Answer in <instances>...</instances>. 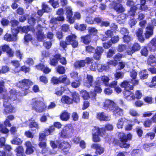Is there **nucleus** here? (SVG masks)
I'll use <instances>...</instances> for the list:
<instances>
[{
    "instance_id": "nucleus-1",
    "label": "nucleus",
    "mask_w": 156,
    "mask_h": 156,
    "mask_svg": "<svg viewBox=\"0 0 156 156\" xmlns=\"http://www.w3.org/2000/svg\"><path fill=\"white\" fill-rule=\"evenodd\" d=\"M33 85V82L28 79H24L19 81L16 83L17 87L21 89L23 92L22 94L20 92H17L16 90L12 89L9 91V95L5 94H3L2 98L5 100L12 101L16 100L17 96L25 95L28 93V90L30 86Z\"/></svg>"
},
{
    "instance_id": "nucleus-2",
    "label": "nucleus",
    "mask_w": 156,
    "mask_h": 156,
    "mask_svg": "<svg viewBox=\"0 0 156 156\" xmlns=\"http://www.w3.org/2000/svg\"><path fill=\"white\" fill-rule=\"evenodd\" d=\"M113 129V126L109 123L105 124L104 127L100 128L98 126H94L92 130L93 141L94 142H100L101 139L99 136L105 138L108 137V135L106 130L111 131Z\"/></svg>"
},
{
    "instance_id": "nucleus-3",
    "label": "nucleus",
    "mask_w": 156,
    "mask_h": 156,
    "mask_svg": "<svg viewBox=\"0 0 156 156\" xmlns=\"http://www.w3.org/2000/svg\"><path fill=\"white\" fill-rule=\"evenodd\" d=\"M118 136L119 139L115 138H113L112 143L114 146H119L121 148H128L130 144L126 142L131 140L132 135L130 133L126 134L123 132H119Z\"/></svg>"
},
{
    "instance_id": "nucleus-4",
    "label": "nucleus",
    "mask_w": 156,
    "mask_h": 156,
    "mask_svg": "<svg viewBox=\"0 0 156 156\" xmlns=\"http://www.w3.org/2000/svg\"><path fill=\"white\" fill-rule=\"evenodd\" d=\"M65 10L66 21L70 24L74 23L76 20H79L81 19V14L78 11L75 12L73 16V9L70 6L66 7Z\"/></svg>"
},
{
    "instance_id": "nucleus-5",
    "label": "nucleus",
    "mask_w": 156,
    "mask_h": 156,
    "mask_svg": "<svg viewBox=\"0 0 156 156\" xmlns=\"http://www.w3.org/2000/svg\"><path fill=\"white\" fill-rule=\"evenodd\" d=\"M129 83V81L124 80L120 84L121 87L124 88L123 92L124 97L129 101L135 99L134 93L131 91V90H133V86H130Z\"/></svg>"
},
{
    "instance_id": "nucleus-6",
    "label": "nucleus",
    "mask_w": 156,
    "mask_h": 156,
    "mask_svg": "<svg viewBox=\"0 0 156 156\" xmlns=\"http://www.w3.org/2000/svg\"><path fill=\"white\" fill-rule=\"evenodd\" d=\"M74 130L73 127L71 125H67L64 127L59 133V136L62 139H69L73 135Z\"/></svg>"
},
{
    "instance_id": "nucleus-7",
    "label": "nucleus",
    "mask_w": 156,
    "mask_h": 156,
    "mask_svg": "<svg viewBox=\"0 0 156 156\" xmlns=\"http://www.w3.org/2000/svg\"><path fill=\"white\" fill-rule=\"evenodd\" d=\"M63 65H66L67 64V61L66 58L62 57L61 54L57 53L53 55L52 57L50 58L49 64L51 66H56L58 64V61Z\"/></svg>"
},
{
    "instance_id": "nucleus-8",
    "label": "nucleus",
    "mask_w": 156,
    "mask_h": 156,
    "mask_svg": "<svg viewBox=\"0 0 156 156\" xmlns=\"http://www.w3.org/2000/svg\"><path fill=\"white\" fill-rule=\"evenodd\" d=\"M147 63L151 67L148 69V70L152 74H156V58L153 55H150L147 60Z\"/></svg>"
},
{
    "instance_id": "nucleus-9",
    "label": "nucleus",
    "mask_w": 156,
    "mask_h": 156,
    "mask_svg": "<svg viewBox=\"0 0 156 156\" xmlns=\"http://www.w3.org/2000/svg\"><path fill=\"white\" fill-rule=\"evenodd\" d=\"M41 102L40 101L36 100L33 101L31 104L32 109L39 113H42L45 111L47 108V106L44 105H41Z\"/></svg>"
},
{
    "instance_id": "nucleus-10",
    "label": "nucleus",
    "mask_w": 156,
    "mask_h": 156,
    "mask_svg": "<svg viewBox=\"0 0 156 156\" xmlns=\"http://www.w3.org/2000/svg\"><path fill=\"white\" fill-rule=\"evenodd\" d=\"M92 59L89 57H87L85 60H81L76 61L73 64L74 67L76 69H80L85 67L86 64L88 65L91 61Z\"/></svg>"
},
{
    "instance_id": "nucleus-11",
    "label": "nucleus",
    "mask_w": 156,
    "mask_h": 156,
    "mask_svg": "<svg viewBox=\"0 0 156 156\" xmlns=\"http://www.w3.org/2000/svg\"><path fill=\"white\" fill-rule=\"evenodd\" d=\"M57 143L58 144V148L61 149L65 154L69 153V151L71 148V145L68 142L63 141L60 142L59 141H57Z\"/></svg>"
},
{
    "instance_id": "nucleus-12",
    "label": "nucleus",
    "mask_w": 156,
    "mask_h": 156,
    "mask_svg": "<svg viewBox=\"0 0 156 156\" xmlns=\"http://www.w3.org/2000/svg\"><path fill=\"white\" fill-rule=\"evenodd\" d=\"M26 147L25 153L27 154H31L33 153L36 150V144L29 140L27 141L24 144Z\"/></svg>"
},
{
    "instance_id": "nucleus-13",
    "label": "nucleus",
    "mask_w": 156,
    "mask_h": 156,
    "mask_svg": "<svg viewBox=\"0 0 156 156\" xmlns=\"http://www.w3.org/2000/svg\"><path fill=\"white\" fill-rule=\"evenodd\" d=\"M66 41L69 45L71 44L73 48H77L78 45V43L76 40V36L73 34L68 35L66 38Z\"/></svg>"
},
{
    "instance_id": "nucleus-14",
    "label": "nucleus",
    "mask_w": 156,
    "mask_h": 156,
    "mask_svg": "<svg viewBox=\"0 0 156 156\" xmlns=\"http://www.w3.org/2000/svg\"><path fill=\"white\" fill-rule=\"evenodd\" d=\"M14 31L15 33L12 34L6 33L4 36V39L7 41L10 42L16 41L17 40V36L19 33V30L16 28H13L12 31Z\"/></svg>"
},
{
    "instance_id": "nucleus-15",
    "label": "nucleus",
    "mask_w": 156,
    "mask_h": 156,
    "mask_svg": "<svg viewBox=\"0 0 156 156\" xmlns=\"http://www.w3.org/2000/svg\"><path fill=\"white\" fill-rule=\"evenodd\" d=\"M141 48L140 44L137 42H134L131 46L129 47L126 51L128 55H132L136 52L139 51Z\"/></svg>"
},
{
    "instance_id": "nucleus-16",
    "label": "nucleus",
    "mask_w": 156,
    "mask_h": 156,
    "mask_svg": "<svg viewBox=\"0 0 156 156\" xmlns=\"http://www.w3.org/2000/svg\"><path fill=\"white\" fill-rule=\"evenodd\" d=\"M111 112L112 115L115 116H121L123 115V110L120 108L118 106L115 104L113 106L112 109H111Z\"/></svg>"
},
{
    "instance_id": "nucleus-17",
    "label": "nucleus",
    "mask_w": 156,
    "mask_h": 156,
    "mask_svg": "<svg viewBox=\"0 0 156 156\" xmlns=\"http://www.w3.org/2000/svg\"><path fill=\"white\" fill-rule=\"evenodd\" d=\"M3 106L4 107V112L5 114L12 113L15 112V108L13 106L8 103L6 101L4 102Z\"/></svg>"
},
{
    "instance_id": "nucleus-18",
    "label": "nucleus",
    "mask_w": 156,
    "mask_h": 156,
    "mask_svg": "<svg viewBox=\"0 0 156 156\" xmlns=\"http://www.w3.org/2000/svg\"><path fill=\"white\" fill-rule=\"evenodd\" d=\"M91 148L95 150V153L97 155H100L103 154L105 148L98 144L93 143L90 146Z\"/></svg>"
},
{
    "instance_id": "nucleus-19",
    "label": "nucleus",
    "mask_w": 156,
    "mask_h": 156,
    "mask_svg": "<svg viewBox=\"0 0 156 156\" xmlns=\"http://www.w3.org/2000/svg\"><path fill=\"white\" fill-rule=\"evenodd\" d=\"M115 104V103L112 100L109 99H105L103 103V108L105 110H108L110 111L113 106Z\"/></svg>"
},
{
    "instance_id": "nucleus-20",
    "label": "nucleus",
    "mask_w": 156,
    "mask_h": 156,
    "mask_svg": "<svg viewBox=\"0 0 156 156\" xmlns=\"http://www.w3.org/2000/svg\"><path fill=\"white\" fill-rule=\"evenodd\" d=\"M96 118L100 121L105 122L110 120L111 117L108 114H107L104 112H98L97 113Z\"/></svg>"
},
{
    "instance_id": "nucleus-21",
    "label": "nucleus",
    "mask_w": 156,
    "mask_h": 156,
    "mask_svg": "<svg viewBox=\"0 0 156 156\" xmlns=\"http://www.w3.org/2000/svg\"><path fill=\"white\" fill-rule=\"evenodd\" d=\"M95 52L93 57L95 59L99 60L101 58V56L104 51V49L101 47L97 46L94 50Z\"/></svg>"
},
{
    "instance_id": "nucleus-22",
    "label": "nucleus",
    "mask_w": 156,
    "mask_h": 156,
    "mask_svg": "<svg viewBox=\"0 0 156 156\" xmlns=\"http://www.w3.org/2000/svg\"><path fill=\"white\" fill-rule=\"evenodd\" d=\"M113 8L118 14L122 13L125 11V9L123 5L117 2L114 3Z\"/></svg>"
},
{
    "instance_id": "nucleus-23",
    "label": "nucleus",
    "mask_w": 156,
    "mask_h": 156,
    "mask_svg": "<svg viewBox=\"0 0 156 156\" xmlns=\"http://www.w3.org/2000/svg\"><path fill=\"white\" fill-rule=\"evenodd\" d=\"M147 46L150 51H156V37L153 38L147 44Z\"/></svg>"
},
{
    "instance_id": "nucleus-24",
    "label": "nucleus",
    "mask_w": 156,
    "mask_h": 156,
    "mask_svg": "<svg viewBox=\"0 0 156 156\" xmlns=\"http://www.w3.org/2000/svg\"><path fill=\"white\" fill-rule=\"evenodd\" d=\"M138 9V8L137 5H135L131 7L126 14L127 16L130 18L134 17L136 15V11Z\"/></svg>"
},
{
    "instance_id": "nucleus-25",
    "label": "nucleus",
    "mask_w": 156,
    "mask_h": 156,
    "mask_svg": "<svg viewBox=\"0 0 156 156\" xmlns=\"http://www.w3.org/2000/svg\"><path fill=\"white\" fill-rule=\"evenodd\" d=\"M146 0H140V7L139 9L141 11L147 12L150 10L146 4Z\"/></svg>"
},
{
    "instance_id": "nucleus-26",
    "label": "nucleus",
    "mask_w": 156,
    "mask_h": 156,
    "mask_svg": "<svg viewBox=\"0 0 156 156\" xmlns=\"http://www.w3.org/2000/svg\"><path fill=\"white\" fill-rule=\"evenodd\" d=\"M86 79V80L84 83V85L88 88L92 86L94 81L93 76L87 74Z\"/></svg>"
},
{
    "instance_id": "nucleus-27",
    "label": "nucleus",
    "mask_w": 156,
    "mask_h": 156,
    "mask_svg": "<svg viewBox=\"0 0 156 156\" xmlns=\"http://www.w3.org/2000/svg\"><path fill=\"white\" fill-rule=\"evenodd\" d=\"M143 30L141 28H139L136 32V35L138 41L140 43H143L145 41V38L143 35Z\"/></svg>"
},
{
    "instance_id": "nucleus-28",
    "label": "nucleus",
    "mask_w": 156,
    "mask_h": 156,
    "mask_svg": "<svg viewBox=\"0 0 156 156\" xmlns=\"http://www.w3.org/2000/svg\"><path fill=\"white\" fill-rule=\"evenodd\" d=\"M59 83H64L66 86L70 84L71 83L69 80L67 78L66 75H64L59 76L58 77Z\"/></svg>"
},
{
    "instance_id": "nucleus-29",
    "label": "nucleus",
    "mask_w": 156,
    "mask_h": 156,
    "mask_svg": "<svg viewBox=\"0 0 156 156\" xmlns=\"http://www.w3.org/2000/svg\"><path fill=\"white\" fill-rule=\"evenodd\" d=\"M94 90L98 93H101L102 89L100 87L101 82L99 80H97L94 82Z\"/></svg>"
},
{
    "instance_id": "nucleus-30",
    "label": "nucleus",
    "mask_w": 156,
    "mask_h": 156,
    "mask_svg": "<svg viewBox=\"0 0 156 156\" xmlns=\"http://www.w3.org/2000/svg\"><path fill=\"white\" fill-rule=\"evenodd\" d=\"M17 156H26L24 152V150L23 146H18L15 150Z\"/></svg>"
},
{
    "instance_id": "nucleus-31",
    "label": "nucleus",
    "mask_w": 156,
    "mask_h": 156,
    "mask_svg": "<svg viewBox=\"0 0 156 156\" xmlns=\"http://www.w3.org/2000/svg\"><path fill=\"white\" fill-rule=\"evenodd\" d=\"M81 41L85 44H88L91 42L92 38L90 34L82 36L80 37Z\"/></svg>"
},
{
    "instance_id": "nucleus-32",
    "label": "nucleus",
    "mask_w": 156,
    "mask_h": 156,
    "mask_svg": "<svg viewBox=\"0 0 156 156\" xmlns=\"http://www.w3.org/2000/svg\"><path fill=\"white\" fill-rule=\"evenodd\" d=\"M92 59L91 61L89 63V64H91L89 67L90 69L93 71H95L97 69H98V66L99 64L96 62H94V60L92 58H90Z\"/></svg>"
},
{
    "instance_id": "nucleus-33",
    "label": "nucleus",
    "mask_w": 156,
    "mask_h": 156,
    "mask_svg": "<svg viewBox=\"0 0 156 156\" xmlns=\"http://www.w3.org/2000/svg\"><path fill=\"white\" fill-rule=\"evenodd\" d=\"M29 127L30 128H34L35 129H31V131L32 132H36V130H38L39 129V124L34 120H33L32 121L29 122Z\"/></svg>"
},
{
    "instance_id": "nucleus-34",
    "label": "nucleus",
    "mask_w": 156,
    "mask_h": 156,
    "mask_svg": "<svg viewBox=\"0 0 156 156\" xmlns=\"http://www.w3.org/2000/svg\"><path fill=\"white\" fill-rule=\"evenodd\" d=\"M70 114L66 111H64L60 115V119L63 121H67L70 118Z\"/></svg>"
},
{
    "instance_id": "nucleus-35",
    "label": "nucleus",
    "mask_w": 156,
    "mask_h": 156,
    "mask_svg": "<svg viewBox=\"0 0 156 156\" xmlns=\"http://www.w3.org/2000/svg\"><path fill=\"white\" fill-rule=\"evenodd\" d=\"M139 76L140 80H146L148 78L149 74L147 70L145 69L139 72Z\"/></svg>"
},
{
    "instance_id": "nucleus-36",
    "label": "nucleus",
    "mask_w": 156,
    "mask_h": 156,
    "mask_svg": "<svg viewBox=\"0 0 156 156\" xmlns=\"http://www.w3.org/2000/svg\"><path fill=\"white\" fill-rule=\"evenodd\" d=\"M146 28L147 30L145 33V37L146 39H148L153 35V27H150L148 26Z\"/></svg>"
},
{
    "instance_id": "nucleus-37",
    "label": "nucleus",
    "mask_w": 156,
    "mask_h": 156,
    "mask_svg": "<svg viewBox=\"0 0 156 156\" xmlns=\"http://www.w3.org/2000/svg\"><path fill=\"white\" fill-rule=\"evenodd\" d=\"M71 96L72 103L73 102L78 103L80 102V95L76 92H73L72 93Z\"/></svg>"
},
{
    "instance_id": "nucleus-38",
    "label": "nucleus",
    "mask_w": 156,
    "mask_h": 156,
    "mask_svg": "<svg viewBox=\"0 0 156 156\" xmlns=\"http://www.w3.org/2000/svg\"><path fill=\"white\" fill-rule=\"evenodd\" d=\"M36 35L37 38L39 42L42 41L45 37L42 30H38L36 32Z\"/></svg>"
},
{
    "instance_id": "nucleus-39",
    "label": "nucleus",
    "mask_w": 156,
    "mask_h": 156,
    "mask_svg": "<svg viewBox=\"0 0 156 156\" xmlns=\"http://www.w3.org/2000/svg\"><path fill=\"white\" fill-rule=\"evenodd\" d=\"M61 101L62 102L63 104L69 105L72 103L71 98L68 96L66 95H64L62 97Z\"/></svg>"
},
{
    "instance_id": "nucleus-40",
    "label": "nucleus",
    "mask_w": 156,
    "mask_h": 156,
    "mask_svg": "<svg viewBox=\"0 0 156 156\" xmlns=\"http://www.w3.org/2000/svg\"><path fill=\"white\" fill-rule=\"evenodd\" d=\"M74 27L76 29L80 31H84L87 28V26L84 24H81L80 25L76 24L75 25Z\"/></svg>"
},
{
    "instance_id": "nucleus-41",
    "label": "nucleus",
    "mask_w": 156,
    "mask_h": 156,
    "mask_svg": "<svg viewBox=\"0 0 156 156\" xmlns=\"http://www.w3.org/2000/svg\"><path fill=\"white\" fill-rule=\"evenodd\" d=\"M23 142V140L17 136L14 137L11 141V143L14 145L20 146Z\"/></svg>"
},
{
    "instance_id": "nucleus-42",
    "label": "nucleus",
    "mask_w": 156,
    "mask_h": 156,
    "mask_svg": "<svg viewBox=\"0 0 156 156\" xmlns=\"http://www.w3.org/2000/svg\"><path fill=\"white\" fill-rule=\"evenodd\" d=\"M80 94L84 100H87L90 98L89 93L86 90H81L80 92Z\"/></svg>"
},
{
    "instance_id": "nucleus-43",
    "label": "nucleus",
    "mask_w": 156,
    "mask_h": 156,
    "mask_svg": "<svg viewBox=\"0 0 156 156\" xmlns=\"http://www.w3.org/2000/svg\"><path fill=\"white\" fill-rule=\"evenodd\" d=\"M30 71V68L29 67H27L25 65L21 66L20 68L16 70H15L14 72L15 73H19L20 72H23L25 73H28Z\"/></svg>"
},
{
    "instance_id": "nucleus-44",
    "label": "nucleus",
    "mask_w": 156,
    "mask_h": 156,
    "mask_svg": "<svg viewBox=\"0 0 156 156\" xmlns=\"http://www.w3.org/2000/svg\"><path fill=\"white\" fill-rule=\"evenodd\" d=\"M41 7L44 12H50L52 11V9L45 2H43L42 3Z\"/></svg>"
},
{
    "instance_id": "nucleus-45",
    "label": "nucleus",
    "mask_w": 156,
    "mask_h": 156,
    "mask_svg": "<svg viewBox=\"0 0 156 156\" xmlns=\"http://www.w3.org/2000/svg\"><path fill=\"white\" fill-rule=\"evenodd\" d=\"M36 15V13H34L32 14V16H35ZM36 19L32 16H30L28 20V23L32 27H34L36 24Z\"/></svg>"
},
{
    "instance_id": "nucleus-46",
    "label": "nucleus",
    "mask_w": 156,
    "mask_h": 156,
    "mask_svg": "<svg viewBox=\"0 0 156 156\" xmlns=\"http://www.w3.org/2000/svg\"><path fill=\"white\" fill-rule=\"evenodd\" d=\"M146 46L142 47L140 51V53L142 56L147 57L148 55L149 51Z\"/></svg>"
},
{
    "instance_id": "nucleus-47",
    "label": "nucleus",
    "mask_w": 156,
    "mask_h": 156,
    "mask_svg": "<svg viewBox=\"0 0 156 156\" xmlns=\"http://www.w3.org/2000/svg\"><path fill=\"white\" fill-rule=\"evenodd\" d=\"M38 145L40 148L42 149L41 150L42 153H45L46 152L45 150H44V149L46 148L47 147L46 141H39L38 144Z\"/></svg>"
},
{
    "instance_id": "nucleus-48",
    "label": "nucleus",
    "mask_w": 156,
    "mask_h": 156,
    "mask_svg": "<svg viewBox=\"0 0 156 156\" xmlns=\"http://www.w3.org/2000/svg\"><path fill=\"white\" fill-rule=\"evenodd\" d=\"M9 130L3 124L0 122V132L2 134H7L8 133Z\"/></svg>"
},
{
    "instance_id": "nucleus-49",
    "label": "nucleus",
    "mask_w": 156,
    "mask_h": 156,
    "mask_svg": "<svg viewBox=\"0 0 156 156\" xmlns=\"http://www.w3.org/2000/svg\"><path fill=\"white\" fill-rule=\"evenodd\" d=\"M113 32L111 30H107L105 33V34L106 37H103V41H106L108 40V38H111L113 36Z\"/></svg>"
},
{
    "instance_id": "nucleus-50",
    "label": "nucleus",
    "mask_w": 156,
    "mask_h": 156,
    "mask_svg": "<svg viewBox=\"0 0 156 156\" xmlns=\"http://www.w3.org/2000/svg\"><path fill=\"white\" fill-rule=\"evenodd\" d=\"M155 144L154 143L145 144L143 145V148L146 151H148L151 147L155 146Z\"/></svg>"
},
{
    "instance_id": "nucleus-51",
    "label": "nucleus",
    "mask_w": 156,
    "mask_h": 156,
    "mask_svg": "<svg viewBox=\"0 0 156 156\" xmlns=\"http://www.w3.org/2000/svg\"><path fill=\"white\" fill-rule=\"evenodd\" d=\"M123 57V55L122 53H118L114 56L113 59L116 62L120 61L122 58Z\"/></svg>"
},
{
    "instance_id": "nucleus-52",
    "label": "nucleus",
    "mask_w": 156,
    "mask_h": 156,
    "mask_svg": "<svg viewBox=\"0 0 156 156\" xmlns=\"http://www.w3.org/2000/svg\"><path fill=\"white\" fill-rule=\"evenodd\" d=\"M115 49H110L106 53V57L109 58H111L115 53Z\"/></svg>"
},
{
    "instance_id": "nucleus-53",
    "label": "nucleus",
    "mask_w": 156,
    "mask_h": 156,
    "mask_svg": "<svg viewBox=\"0 0 156 156\" xmlns=\"http://www.w3.org/2000/svg\"><path fill=\"white\" fill-rule=\"evenodd\" d=\"M152 121L151 119H147L144 121L143 125L145 128L150 127L152 124Z\"/></svg>"
},
{
    "instance_id": "nucleus-54",
    "label": "nucleus",
    "mask_w": 156,
    "mask_h": 156,
    "mask_svg": "<svg viewBox=\"0 0 156 156\" xmlns=\"http://www.w3.org/2000/svg\"><path fill=\"white\" fill-rule=\"evenodd\" d=\"M61 30L63 32H68L70 30L69 25L67 24H63L61 27Z\"/></svg>"
},
{
    "instance_id": "nucleus-55",
    "label": "nucleus",
    "mask_w": 156,
    "mask_h": 156,
    "mask_svg": "<svg viewBox=\"0 0 156 156\" xmlns=\"http://www.w3.org/2000/svg\"><path fill=\"white\" fill-rule=\"evenodd\" d=\"M124 121L123 118H120L118 120V122L117 124V126L119 129L122 128L123 126Z\"/></svg>"
},
{
    "instance_id": "nucleus-56",
    "label": "nucleus",
    "mask_w": 156,
    "mask_h": 156,
    "mask_svg": "<svg viewBox=\"0 0 156 156\" xmlns=\"http://www.w3.org/2000/svg\"><path fill=\"white\" fill-rule=\"evenodd\" d=\"M136 133L139 137H141L143 136V130L140 127L137 126L135 129Z\"/></svg>"
},
{
    "instance_id": "nucleus-57",
    "label": "nucleus",
    "mask_w": 156,
    "mask_h": 156,
    "mask_svg": "<svg viewBox=\"0 0 156 156\" xmlns=\"http://www.w3.org/2000/svg\"><path fill=\"white\" fill-rule=\"evenodd\" d=\"M10 70V69L9 67L7 66H2L1 69V73L2 74H5Z\"/></svg>"
},
{
    "instance_id": "nucleus-58",
    "label": "nucleus",
    "mask_w": 156,
    "mask_h": 156,
    "mask_svg": "<svg viewBox=\"0 0 156 156\" xmlns=\"http://www.w3.org/2000/svg\"><path fill=\"white\" fill-rule=\"evenodd\" d=\"M124 76V73L121 72H116L114 74L115 79L118 80L120 79H122Z\"/></svg>"
},
{
    "instance_id": "nucleus-59",
    "label": "nucleus",
    "mask_w": 156,
    "mask_h": 156,
    "mask_svg": "<svg viewBox=\"0 0 156 156\" xmlns=\"http://www.w3.org/2000/svg\"><path fill=\"white\" fill-rule=\"evenodd\" d=\"M39 79L40 82L44 84H46L48 82V80L47 78L44 75L40 76Z\"/></svg>"
},
{
    "instance_id": "nucleus-60",
    "label": "nucleus",
    "mask_w": 156,
    "mask_h": 156,
    "mask_svg": "<svg viewBox=\"0 0 156 156\" xmlns=\"http://www.w3.org/2000/svg\"><path fill=\"white\" fill-rule=\"evenodd\" d=\"M11 26L12 27H14L18 26L19 23V21L16 19L11 20L9 21Z\"/></svg>"
},
{
    "instance_id": "nucleus-61",
    "label": "nucleus",
    "mask_w": 156,
    "mask_h": 156,
    "mask_svg": "<svg viewBox=\"0 0 156 156\" xmlns=\"http://www.w3.org/2000/svg\"><path fill=\"white\" fill-rule=\"evenodd\" d=\"M11 63L15 67L14 70V71L17 70V68L20 67V63L19 61L18 60H12L11 62Z\"/></svg>"
},
{
    "instance_id": "nucleus-62",
    "label": "nucleus",
    "mask_w": 156,
    "mask_h": 156,
    "mask_svg": "<svg viewBox=\"0 0 156 156\" xmlns=\"http://www.w3.org/2000/svg\"><path fill=\"white\" fill-rule=\"evenodd\" d=\"M0 22L3 27L7 26L9 23V21L5 18H2L0 21Z\"/></svg>"
},
{
    "instance_id": "nucleus-63",
    "label": "nucleus",
    "mask_w": 156,
    "mask_h": 156,
    "mask_svg": "<svg viewBox=\"0 0 156 156\" xmlns=\"http://www.w3.org/2000/svg\"><path fill=\"white\" fill-rule=\"evenodd\" d=\"M131 39V37L129 34L124 35L123 37V42L126 43H129Z\"/></svg>"
},
{
    "instance_id": "nucleus-64",
    "label": "nucleus",
    "mask_w": 156,
    "mask_h": 156,
    "mask_svg": "<svg viewBox=\"0 0 156 156\" xmlns=\"http://www.w3.org/2000/svg\"><path fill=\"white\" fill-rule=\"evenodd\" d=\"M57 72L60 74H64L65 72V68L62 66H58L57 67Z\"/></svg>"
}]
</instances>
